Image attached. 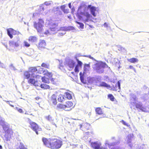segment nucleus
Returning a JSON list of instances; mask_svg holds the SVG:
<instances>
[{
    "mask_svg": "<svg viewBox=\"0 0 149 149\" xmlns=\"http://www.w3.org/2000/svg\"><path fill=\"white\" fill-rule=\"evenodd\" d=\"M42 140L46 147L51 149H59L63 144L61 140L56 138L43 137Z\"/></svg>",
    "mask_w": 149,
    "mask_h": 149,
    "instance_id": "f257e3e1",
    "label": "nucleus"
},
{
    "mask_svg": "<svg viewBox=\"0 0 149 149\" xmlns=\"http://www.w3.org/2000/svg\"><path fill=\"white\" fill-rule=\"evenodd\" d=\"M108 67V65L105 63L100 62L94 64L93 68L97 72L101 73L103 72L104 71V68Z\"/></svg>",
    "mask_w": 149,
    "mask_h": 149,
    "instance_id": "f03ea898",
    "label": "nucleus"
},
{
    "mask_svg": "<svg viewBox=\"0 0 149 149\" xmlns=\"http://www.w3.org/2000/svg\"><path fill=\"white\" fill-rule=\"evenodd\" d=\"M27 119L30 124V127L37 134H38L39 132L42 131L41 128L37 124L32 121L29 118H27Z\"/></svg>",
    "mask_w": 149,
    "mask_h": 149,
    "instance_id": "7ed1b4c3",
    "label": "nucleus"
},
{
    "mask_svg": "<svg viewBox=\"0 0 149 149\" xmlns=\"http://www.w3.org/2000/svg\"><path fill=\"white\" fill-rule=\"evenodd\" d=\"M38 69H37L36 67H31L29 68V71L30 72L32 73L31 74V77L33 78H37L38 79H40L41 76L38 75H34L33 73L36 72L38 73L41 74L43 70V68L40 66L39 67Z\"/></svg>",
    "mask_w": 149,
    "mask_h": 149,
    "instance_id": "20e7f679",
    "label": "nucleus"
},
{
    "mask_svg": "<svg viewBox=\"0 0 149 149\" xmlns=\"http://www.w3.org/2000/svg\"><path fill=\"white\" fill-rule=\"evenodd\" d=\"M79 18L82 20L84 23L91 21V16L88 12H81L78 15Z\"/></svg>",
    "mask_w": 149,
    "mask_h": 149,
    "instance_id": "39448f33",
    "label": "nucleus"
},
{
    "mask_svg": "<svg viewBox=\"0 0 149 149\" xmlns=\"http://www.w3.org/2000/svg\"><path fill=\"white\" fill-rule=\"evenodd\" d=\"M44 24V21L42 19H39L38 22H34L33 26L38 32L41 33L43 31V27Z\"/></svg>",
    "mask_w": 149,
    "mask_h": 149,
    "instance_id": "423d86ee",
    "label": "nucleus"
},
{
    "mask_svg": "<svg viewBox=\"0 0 149 149\" xmlns=\"http://www.w3.org/2000/svg\"><path fill=\"white\" fill-rule=\"evenodd\" d=\"M7 33L10 37H13V36L21 35V33L12 28H9L7 29Z\"/></svg>",
    "mask_w": 149,
    "mask_h": 149,
    "instance_id": "0eeeda50",
    "label": "nucleus"
},
{
    "mask_svg": "<svg viewBox=\"0 0 149 149\" xmlns=\"http://www.w3.org/2000/svg\"><path fill=\"white\" fill-rule=\"evenodd\" d=\"M5 132L4 136L6 140L8 141L9 140V139L13 136V132L11 129L9 128L5 131Z\"/></svg>",
    "mask_w": 149,
    "mask_h": 149,
    "instance_id": "6e6552de",
    "label": "nucleus"
},
{
    "mask_svg": "<svg viewBox=\"0 0 149 149\" xmlns=\"http://www.w3.org/2000/svg\"><path fill=\"white\" fill-rule=\"evenodd\" d=\"M80 129L84 131H86L89 130L91 127L90 125L87 123H83L79 125Z\"/></svg>",
    "mask_w": 149,
    "mask_h": 149,
    "instance_id": "1a4fd4ad",
    "label": "nucleus"
},
{
    "mask_svg": "<svg viewBox=\"0 0 149 149\" xmlns=\"http://www.w3.org/2000/svg\"><path fill=\"white\" fill-rule=\"evenodd\" d=\"M73 104L72 102H67L65 104V111H70L73 108Z\"/></svg>",
    "mask_w": 149,
    "mask_h": 149,
    "instance_id": "9d476101",
    "label": "nucleus"
},
{
    "mask_svg": "<svg viewBox=\"0 0 149 149\" xmlns=\"http://www.w3.org/2000/svg\"><path fill=\"white\" fill-rule=\"evenodd\" d=\"M49 102L50 104L56 105L57 103L56 95L55 94H53L49 99Z\"/></svg>",
    "mask_w": 149,
    "mask_h": 149,
    "instance_id": "9b49d317",
    "label": "nucleus"
},
{
    "mask_svg": "<svg viewBox=\"0 0 149 149\" xmlns=\"http://www.w3.org/2000/svg\"><path fill=\"white\" fill-rule=\"evenodd\" d=\"M101 145V144L100 143L97 141L91 142V146L93 149H99Z\"/></svg>",
    "mask_w": 149,
    "mask_h": 149,
    "instance_id": "f8f14e48",
    "label": "nucleus"
},
{
    "mask_svg": "<svg viewBox=\"0 0 149 149\" xmlns=\"http://www.w3.org/2000/svg\"><path fill=\"white\" fill-rule=\"evenodd\" d=\"M49 28L51 31H54L58 29V27L57 24L52 23L49 24Z\"/></svg>",
    "mask_w": 149,
    "mask_h": 149,
    "instance_id": "ddd939ff",
    "label": "nucleus"
},
{
    "mask_svg": "<svg viewBox=\"0 0 149 149\" xmlns=\"http://www.w3.org/2000/svg\"><path fill=\"white\" fill-rule=\"evenodd\" d=\"M46 44L45 42L43 40H40L38 45V47L40 49H41L45 48Z\"/></svg>",
    "mask_w": 149,
    "mask_h": 149,
    "instance_id": "4468645a",
    "label": "nucleus"
},
{
    "mask_svg": "<svg viewBox=\"0 0 149 149\" xmlns=\"http://www.w3.org/2000/svg\"><path fill=\"white\" fill-rule=\"evenodd\" d=\"M28 80V83L33 85L35 86H38L37 81H36L35 79L33 78H30Z\"/></svg>",
    "mask_w": 149,
    "mask_h": 149,
    "instance_id": "2eb2a0df",
    "label": "nucleus"
},
{
    "mask_svg": "<svg viewBox=\"0 0 149 149\" xmlns=\"http://www.w3.org/2000/svg\"><path fill=\"white\" fill-rule=\"evenodd\" d=\"M88 8H90V11L91 14L94 17H95L96 16V14L95 13V12L96 10V7L94 6H91V5H88Z\"/></svg>",
    "mask_w": 149,
    "mask_h": 149,
    "instance_id": "dca6fc26",
    "label": "nucleus"
},
{
    "mask_svg": "<svg viewBox=\"0 0 149 149\" xmlns=\"http://www.w3.org/2000/svg\"><path fill=\"white\" fill-rule=\"evenodd\" d=\"M1 125L5 131L9 128L8 125H7V123L4 121H1Z\"/></svg>",
    "mask_w": 149,
    "mask_h": 149,
    "instance_id": "f3484780",
    "label": "nucleus"
},
{
    "mask_svg": "<svg viewBox=\"0 0 149 149\" xmlns=\"http://www.w3.org/2000/svg\"><path fill=\"white\" fill-rule=\"evenodd\" d=\"M9 45L10 47L15 48L19 46V43L17 42L11 41L10 42Z\"/></svg>",
    "mask_w": 149,
    "mask_h": 149,
    "instance_id": "a211bd4d",
    "label": "nucleus"
},
{
    "mask_svg": "<svg viewBox=\"0 0 149 149\" xmlns=\"http://www.w3.org/2000/svg\"><path fill=\"white\" fill-rule=\"evenodd\" d=\"M66 97L64 95L60 94L58 97V101L60 102H63L65 100Z\"/></svg>",
    "mask_w": 149,
    "mask_h": 149,
    "instance_id": "6ab92c4d",
    "label": "nucleus"
},
{
    "mask_svg": "<svg viewBox=\"0 0 149 149\" xmlns=\"http://www.w3.org/2000/svg\"><path fill=\"white\" fill-rule=\"evenodd\" d=\"M75 64V62L73 60H69L68 62V65L71 69H73L74 68Z\"/></svg>",
    "mask_w": 149,
    "mask_h": 149,
    "instance_id": "aec40b11",
    "label": "nucleus"
},
{
    "mask_svg": "<svg viewBox=\"0 0 149 149\" xmlns=\"http://www.w3.org/2000/svg\"><path fill=\"white\" fill-rule=\"evenodd\" d=\"M120 83L119 81H118L116 84L115 87H113L111 89L112 90L117 91L118 90H120Z\"/></svg>",
    "mask_w": 149,
    "mask_h": 149,
    "instance_id": "412c9836",
    "label": "nucleus"
},
{
    "mask_svg": "<svg viewBox=\"0 0 149 149\" xmlns=\"http://www.w3.org/2000/svg\"><path fill=\"white\" fill-rule=\"evenodd\" d=\"M137 109H139L142 111H146V108L143 106L142 105L140 104L137 103L135 105Z\"/></svg>",
    "mask_w": 149,
    "mask_h": 149,
    "instance_id": "4be33fe9",
    "label": "nucleus"
},
{
    "mask_svg": "<svg viewBox=\"0 0 149 149\" xmlns=\"http://www.w3.org/2000/svg\"><path fill=\"white\" fill-rule=\"evenodd\" d=\"M29 71H26L24 72V79H29L30 77L31 74L29 73Z\"/></svg>",
    "mask_w": 149,
    "mask_h": 149,
    "instance_id": "5701e85b",
    "label": "nucleus"
},
{
    "mask_svg": "<svg viewBox=\"0 0 149 149\" xmlns=\"http://www.w3.org/2000/svg\"><path fill=\"white\" fill-rule=\"evenodd\" d=\"M95 111L96 113L98 115H102L104 114L103 112L101 107L96 108L95 109Z\"/></svg>",
    "mask_w": 149,
    "mask_h": 149,
    "instance_id": "b1692460",
    "label": "nucleus"
},
{
    "mask_svg": "<svg viewBox=\"0 0 149 149\" xmlns=\"http://www.w3.org/2000/svg\"><path fill=\"white\" fill-rule=\"evenodd\" d=\"M43 72L44 73V75L48 77L49 78L52 77V72H49L47 70H44Z\"/></svg>",
    "mask_w": 149,
    "mask_h": 149,
    "instance_id": "393cba45",
    "label": "nucleus"
},
{
    "mask_svg": "<svg viewBox=\"0 0 149 149\" xmlns=\"http://www.w3.org/2000/svg\"><path fill=\"white\" fill-rule=\"evenodd\" d=\"M56 108L58 110H63L65 111V104L59 103L57 105Z\"/></svg>",
    "mask_w": 149,
    "mask_h": 149,
    "instance_id": "a878e982",
    "label": "nucleus"
},
{
    "mask_svg": "<svg viewBox=\"0 0 149 149\" xmlns=\"http://www.w3.org/2000/svg\"><path fill=\"white\" fill-rule=\"evenodd\" d=\"M128 141L127 142V143L129 144V146L130 147L132 148L133 146V145L132 144H130L131 143V141H130L131 138L133 137V135L132 134H130L128 135Z\"/></svg>",
    "mask_w": 149,
    "mask_h": 149,
    "instance_id": "bb28decb",
    "label": "nucleus"
},
{
    "mask_svg": "<svg viewBox=\"0 0 149 149\" xmlns=\"http://www.w3.org/2000/svg\"><path fill=\"white\" fill-rule=\"evenodd\" d=\"M99 86L106 87L107 88H110L111 87L109 85L107 84V83L104 82H101Z\"/></svg>",
    "mask_w": 149,
    "mask_h": 149,
    "instance_id": "cd10ccee",
    "label": "nucleus"
},
{
    "mask_svg": "<svg viewBox=\"0 0 149 149\" xmlns=\"http://www.w3.org/2000/svg\"><path fill=\"white\" fill-rule=\"evenodd\" d=\"M42 82H43L49 84V81L48 78H46L45 77H43L41 78Z\"/></svg>",
    "mask_w": 149,
    "mask_h": 149,
    "instance_id": "c85d7f7f",
    "label": "nucleus"
},
{
    "mask_svg": "<svg viewBox=\"0 0 149 149\" xmlns=\"http://www.w3.org/2000/svg\"><path fill=\"white\" fill-rule=\"evenodd\" d=\"M40 87L41 88L44 89H49L50 88V86L49 85L45 84H41L40 85Z\"/></svg>",
    "mask_w": 149,
    "mask_h": 149,
    "instance_id": "c756f323",
    "label": "nucleus"
},
{
    "mask_svg": "<svg viewBox=\"0 0 149 149\" xmlns=\"http://www.w3.org/2000/svg\"><path fill=\"white\" fill-rule=\"evenodd\" d=\"M41 67L47 69H49L50 65L49 63H43L41 65Z\"/></svg>",
    "mask_w": 149,
    "mask_h": 149,
    "instance_id": "7c9ffc66",
    "label": "nucleus"
},
{
    "mask_svg": "<svg viewBox=\"0 0 149 149\" xmlns=\"http://www.w3.org/2000/svg\"><path fill=\"white\" fill-rule=\"evenodd\" d=\"M128 61L130 63H134L135 62H138V60L136 58H133L128 60Z\"/></svg>",
    "mask_w": 149,
    "mask_h": 149,
    "instance_id": "2f4dec72",
    "label": "nucleus"
},
{
    "mask_svg": "<svg viewBox=\"0 0 149 149\" xmlns=\"http://www.w3.org/2000/svg\"><path fill=\"white\" fill-rule=\"evenodd\" d=\"M108 98L111 101H114L115 98L112 94H109L108 95Z\"/></svg>",
    "mask_w": 149,
    "mask_h": 149,
    "instance_id": "473e14b6",
    "label": "nucleus"
},
{
    "mask_svg": "<svg viewBox=\"0 0 149 149\" xmlns=\"http://www.w3.org/2000/svg\"><path fill=\"white\" fill-rule=\"evenodd\" d=\"M90 68V66L89 64H85L84 67V70L85 72L89 70Z\"/></svg>",
    "mask_w": 149,
    "mask_h": 149,
    "instance_id": "72a5a7b5",
    "label": "nucleus"
},
{
    "mask_svg": "<svg viewBox=\"0 0 149 149\" xmlns=\"http://www.w3.org/2000/svg\"><path fill=\"white\" fill-rule=\"evenodd\" d=\"M65 95L66 96V97L68 99L70 100L72 98V96L71 94L68 92H66L65 93Z\"/></svg>",
    "mask_w": 149,
    "mask_h": 149,
    "instance_id": "f704fd0d",
    "label": "nucleus"
},
{
    "mask_svg": "<svg viewBox=\"0 0 149 149\" xmlns=\"http://www.w3.org/2000/svg\"><path fill=\"white\" fill-rule=\"evenodd\" d=\"M76 61H77V65H76V66H80V67H81L82 65H83V63H82V62L79 61L78 59H76Z\"/></svg>",
    "mask_w": 149,
    "mask_h": 149,
    "instance_id": "c9c22d12",
    "label": "nucleus"
},
{
    "mask_svg": "<svg viewBox=\"0 0 149 149\" xmlns=\"http://www.w3.org/2000/svg\"><path fill=\"white\" fill-rule=\"evenodd\" d=\"M79 75L80 76V79L81 82L84 83V75L82 74L81 72H80L79 73Z\"/></svg>",
    "mask_w": 149,
    "mask_h": 149,
    "instance_id": "e433bc0d",
    "label": "nucleus"
},
{
    "mask_svg": "<svg viewBox=\"0 0 149 149\" xmlns=\"http://www.w3.org/2000/svg\"><path fill=\"white\" fill-rule=\"evenodd\" d=\"M15 109L17 110L20 113H24L22 109L21 108H20L18 107H15Z\"/></svg>",
    "mask_w": 149,
    "mask_h": 149,
    "instance_id": "4c0bfd02",
    "label": "nucleus"
},
{
    "mask_svg": "<svg viewBox=\"0 0 149 149\" xmlns=\"http://www.w3.org/2000/svg\"><path fill=\"white\" fill-rule=\"evenodd\" d=\"M59 68L61 70L64 69V65L63 62L61 61L60 62L59 65Z\"/></svg>",
    "mask_w": 149,
    "mask_h": 149,
    "instance_id": "58836bf2",
    "label": "nucleus"
},
{
    "mask_svg": "<svg viewBox=\"0 0 149 149\" xmlns=\"http://www.w3.org/2000/svg\"><path fill=\"white\" fill-rule=\"evenodd\" d=\"M121 122L123 124L127 127H129L130 126V125H129L128 124L126 123V122L123 120H121Z\"/></svg>",
    "mask_w": 149,
    "mask_h": 149,
    "instance_id": "ea45409f",
    "label": "nucleus"
},
{
    "mask_svg": "<svg viewBox=\"0 0 149 149\" xmlns=\"http://www.w3.org/2000/svg\"><path fill=\"white\" fill-rule=\"evenodd\" d=\"M76 23L80 25V27L81 28H84V25L83 23L77 21L76 22Z\"/></svg>",
    "mask_w": 149,
    "mask_h": 149,
    "instance_id": "a19ab883",
    "label": "nucleus"
},
{
    "mask_svg": "<svg viewBox=\"0 0 149 149\" xmlns=\"http://www.w3.org/2000/svg\"><path fill=\"white\" fill-rule=\"evenodd\" d=\"M74 71L75 72L77 73H78L79 72V67L76 65L75 67Z\"/></svg>",
    "mask_w": 149,
    "mask_h": 149,
    "instance_id": "79ce46f5",
    "label": "nucleus"
},
{
    "mask_svg": "<svg viewBox=\"0 0 149 149\" xmlns=\"http://www.w3.org/2000/svg\"><path fill=\"white\" fill-rule=\"evenodd\" d=\"M35 38H29V40L30 42H33L36 40Z\"/></svg>",
    "mask_w": 149,
    "mask_h": 149,
    "instance_id": "37998d69",
    "label": "nucleus"
},
{
    "mask_svg": "<svg viewBox=\"0 0 149 149\" xmlns=\"http://www.w3.org/2000/svg\"><path fill=\"white\" fill-rule=\"evenodd\" d=\"M65 13H68L69 12V9H65L63 11Z\"/></svg>",
    "mask_w": 149,
    "mask_h": 149,
    "instance_id": "c03bdc74",
    "label": "nucleus"
},
{
    "mask_svg": "<svg viewBox=\"0 0 149 149\" xmlns=\"http://www.w3.org/2000/svg\"><path fill=\"white\" fill-rule=\"evenodd\" d=\"M24 46L26 47H29L30 46V44L28 43L27 42L24 41Z\"/></svg>",
    "mask_w": 149,
    "mask_h": 149,
    "instance_id": "a18cd8bd",
    "label": "nucleus"
},
{
    "mask_svg": "<svg viewBox=\"0 0 149 149\" xmlns=\"http://www.w3.org/2000/svg\"><path fill=\"white\" fill-rule=\"evenodd\" d=\"M129 68L130 69H133L134 71L135 72H136L135 69L133 67V66L132 65H130L129 66Z\"/></svg>",
    "mask_w": 149,
    "mask_h": 149,
    "instance_id": "49530a36",
    "label": "nucleus"
},
{
    "mask_svg": "<svg viewBox=\"0 0 149 149\" xmlns=\"http://www.w3.org/2000/svg\"><path fill=\"white\" fill-rule=\"evenodd\" d=\"M20 149H27L23 145H21L19 146Z\"/></svg>",
    "mask_w": 149,
    "mask_h": 149,
    "instance_id": "de8ad7c7",
    "label": "nucleus"
},
{
    "mask_svg": "<svg viewBox=\"0 0 149 149\" xmlns=\"http://www.w3.org/2000/svg\"><path fill=\"white\" fill-rule=\"evenodd\" d=\"M66 6L65 5H62L61 6V9L63 11L65 9V7Z\"/></svg>",
    "mask_w": 149,
    "mask_h": 149,
    "instance_id": "09e8293b",
    "label": "nucleus"
},
{
    "mask_svg": "<svg viewBox=\"0 0 149 149\" xmlns=\"http://www.w3.org/2000/svg\"><path fill=\"white\" fill-rule=\"evenodd\" d=\"M65 34V33L64 32H59L58 33V36H63V35Z\"/></svg>",
    "mask_w": 149,
    "mask_h": 149,
    "instance_id": "8fccbe9b",
    "label": "nucleus"
},
{
    "mask_svg": "<svg viewBox=\"0 0 149 149\" xmlns=\"http://www.w3.org/2000/svg\"><path fill=\"white\" fill-rule=\"evenodd\" d=\"M87 79L88 81V82L89 83H91L92 82V79L91 78H88Z\"/></svg>",
    "mask_w": 149,
    "mask_h": 149,
    "instance_id": "3c124183",
    "label": "nucleus"
},
{
    "mask_svg": "<svg viewBox=\"0 0 149 149\" xmlns=\"http://www.w3.org/2000/svg\"><path fill=\"white\" fill-rule=\"evenodd\" d=\"M51 33L49 32L48 30L47 31H46L44 33L45 34L47 35L50 34Z\"/></svg>",
    "mask_w": 149,
    "mask_h": 149,
    "instance_id": "603ef678",
    "label": "nucleus"
},
{
    "mask_svg": "<svg viewBox=\"0 0 149 149\" xmlns=\"http://www.w3.org/2000/svg\"><path fill=\"white\" fill-rule=\"evenodd\" d=\"M44 4L46 6H49L50 4V3L47 1H46L44 3Z\"/></svg>",
    "mask_w": 149,
    "mask_h": 149,
    "instance_id": "864d4df0",
    "label": "nucleus"
},
{
    "mask_svg": "<svg viewBox=\"0 0 149 149\" xmlns=\"http://www.w3.org/2000/svg\"><path fill=\"white\" fill-rule=\"evenodd\" d=\"M108 24L106 22H105L103 24L104 26L105 27H107L108 26Z\"/></svg>",
    "mask_w": 149,
    "mask_h": 149,
    "instance_id": "5fc2aeb1",
    "label": "nucleus"
},
{
    "mask_svg": "<svg viewBox=\"0 0 149 149\" xmlns=\"http://www.w3.org/2000/svg\"><path fill=\"white\" fill-rule=\"evenodd\" d=\"M99 149H108L107 148L104 147H101L100 146V148Z\"/></svg>",
    "mask_w": 149,
    "mask_h": 149,
    "instance_id": "6e6d98bb",
    "label": "nucleus"
},
{
    "mask_svg": "<svg viewBox=\"0 0 149 149\" xmlns=\"http://www.w3.org/2000/svg\"><path fill=\"white\" fill-rule=\"evenodd\" d=\"M68 6H69V8H72V6H71V3H70L68 4Z\"/></svg>",
    "mask_w": 149,
    "mask_h": 149,
    "instance_id": "4d7b16f0",
    "label": "nucleus"
},
{
    "mask_svg": "<svg viewBox=\"0 0 149 149\" xmlns=\"http://www.w3.org/2000/svg\"><path fill=\"white\" fill-rule=\"evenodd\" d=\"M7 103H8L10 105V106H11V107H14V106H13V105H11V104H10V103H9L10 102H9V101H7Z\"/></svg>",
    "mask_w": 149,
    "mask_h": 149,
    "instance_id": "13d9d810",
    "label": "nucleus"
},
{
    "mask_svg": "<svg viewBox=\"0 0 149 149\" xmlns=\"http://www.w3.org/2000/svg\"><path fill=\"white\" fill-rule=\"evenodd\" d=\"M51 81H52V82H53V83H54V79L53 78H52L51 79Z\"/></svg>",
    "mask_w": 149,
    "mask_h": 149,
    "instance_id": "bf43d9fd",
    "label": "nucleus"
},
{
    "mask_svg": "<svg viewBox=\"0 0 149 149\" xmlns=\"http://www.w3.org/2000/svg\"><path fill=\"white\" fill-rule=\"evenodd\" d=\"M36 100H38L40 99V97H36Z\"/></svg>",
    "mask_w": 149,
    "mask_h": 149,
    "instance_id": "052dcab7",
    "label": "nucleus"
},
{
    "mask_svg": "<svg viewBox=\"0 0 149 149\" xmlns=\"http://www.w3.org/2000/svg\"><path fill=\"white\" fill-rule=\"evenodd\" d=\"M82 7H83L82 6V5L80 6L79 7V9L81 8H82Z\"/></svg>",
    "mask_w": 149,
    "mask_h": 149,
    "instance_id": "680f3d73",
    "label": "nucleus"
},
{
    "mask_svg": "<svg viewBox=\"0 0 149 149\" xmlns=\"http://www.w3.org/2000/svg\"><path fill=\"white\" fill-rule=\"evenodd\" d=\"M111 149H118L116 147H113L112 148H111Z\"/></svg>",
    "mask_w": 149,
    "mask_h": 149,
    "instance_id": "e2e57ef3",
    "label": "nucleus"
},
{
    "mask_svg": "<svg viewBox=\"0 0 149 149\" xmlns=\"http://www.w3.org/2000/svg\"><path fill=\"white\" fill-rule=\"evenodd\" d=\"M2 147L1 145H0V149H2Z\"/></svg>",
    "mask_w": 149,
    "mask_h": 149,
    "instance_id": "0e129e2a",
    "label": "nucleus"
},
{
    "mask_svg": "<svg viewBox=\"0 0 149 149\" xmlns=\"http://www.w3.org/2000/svg\"><path fill=\"white\" fill-rule=\"evenodd\" d=\"M25 114H26V115H28V113H27V111H26V112H25Z\"/></svg>",
    "mask_w": 149,
    "mask_h": 149,
    "instance_id": "69168bd1",
    "label": "nucleus"
},
{
    "mask_svg": "<svg viewBox=\"0 0 149 149\" xmlns=\"http://www.w3.org/2000/svg\"><path fill=\"white\" fill-rule=\"evenodd\" d=\"M71 73L74 74V72H71Z\"/></svg>",
    "mask_w": 149,
    "mask_h": 149,
    "instance_id": "338daca9",
    "label": "nucleus"
},
{
    "mask_svg": "<svg viewBox=\"0 0 149 149\" xmlns=\"http://www.w3.org/2000/svg\"><path fill=\"white\" fill-rule=\"evenodd\" d=\"M30 115L34 116L32 113L30 114Z\"/></svg>",
    "mask_w": 149,
    "mask_h": 149,
    "instance_id": "774afa93",
    "label": "nucleus"
}]
</instances>
